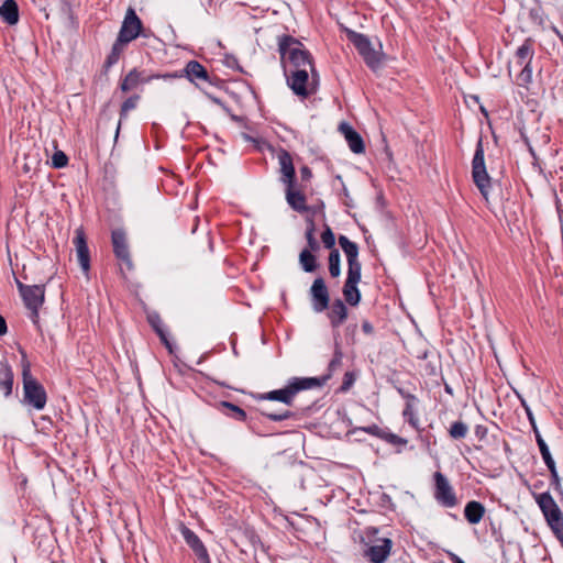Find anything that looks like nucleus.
Listing matches in <instances>:
<instances>
[{"mask_svg":"<svg viewBox=\"0 0 563 563\" xmlns=\"http://www.w3.org/2000/svg\"><path fill=\"white\" fill-rule=\"evenodd\" d=\"M277 158L280 166L282 181L284 185L295 183L296 170L291 155L285 150H279L277 153Z\"/></svg>","mask_w":563,"mask_h":563,"instance_id":"17","label":"nucleus"},{"mask_svg":"<svg viewBox=\"0 0 563 563\" xmlns=\"http://www.w3.org/2000/svg\"><path fill=\"white\" fill-rule=\"evenodd\" d=\"M472 177L481 191L482 196L486 201H488V195L492 187L490 178L486 172L485 161H484V150L482 142H478L473 162H472Z\"/></svg>","mask_w":563,"mask_h":563,"instance_id":"8","label":"nucleus"},{"mask_svg":"<svg viewBox=\"0 0 563 563\" xmlns=\"http://www.w3.org/2000/svg\"><path fill=\"white\" fill-rule=\"evenodd\" d=\"M76 255L82 272L88 276L90 271V252L84 229L77 228L73 240Z\"/></svg>","mask_w":563,"mask_h":563,"instance_id":"13","label":"nucleus"},{"mask_svg":"<svg viewBox=\"0 0 563 563\" xmlns=\"http://www.w3.org/2000/svg\"><path fill=\"white\" fill-rule=\"evenodd\" d=\"M329 273L333 278L341 274L340 253L338 250H332L329 255Z\"/></svg>","mask_w":563,"mask_h":563,"instance_id":"33","label":"nucleus"},{"mask_svg":"<svg viewBox=\"0 0 563 563\" xmlns=\"http://www.w3.org/2000/svg\"><path fill=\"white\" fill-rule=\"evenodd\" d=\"M158 77V74L146 75L144 71L133 68L121 80L120 89L123 92H129L137 88L140 85L150 82L151 80H154Z\"/></svg>","mask_w":563,"mask_h":563,"instance_id":"14","label":"nucleus"},{"mask_svg":"<svg viewBox=\"0 0 563 563\" xmlns=\"http://www.w3.org/2000/svg\"><path fill=\"white\" fill-rule=\"evenodd\" d=\"M139 99H140V97L137 95H134V96H131L130 98H128L121 107V114L126 115V113L130 110L134 109L137 104Z\"/></svg>","mask_w":563,"mask_h":563,"instance_id":"38","label":"nucleus"},{"mask_svg":"<svg viewBox=\"0 0 563 563\" xmlns=\"http://www.w3.org/2000/svg\"><path fill=\"white\" fill-rule=\"evenodd\" d=\"M263 399L280 401L288 406H290L294 401V397L291 391L288 389L287 385L280 389L272 390L262 397Z\"/></svg>","mask_w":563,"mask_h":563,"instance_id":"30","label":"nucleus"},{"mask_svg":"<svg viewBox=\"0 0 563 563\" xmlns=\"http://www.w3.org/2000/svg\"><path fill=\"white\" fill-rule=\"evenodd\" d=\"M328 317L333 327H339L347 317V309L341 300H336L332 303Z\"/></svg>","mask_w":563,"mask_h":563,"instance_id":"26","label":"nucleus"},{"mask_svg":"<svg viewBox=\"0 0 563 563\" xmlns=\"http://www.w3.org/2000/svg\"><path fill=\"white\" fill-rule=\"evenodd\" d=\"M534 55L533 45L530 40H526L516 51L514 59L509 64V73L519 70L516 76V84L522 87L532 81L531 62Z\"/></svg>","mask_w":563,"mask_h":563,"instance_id":"5","label":"nucleus"},{"mask_svg":"<svg viewBox=\"0 0 563 563\" xmlns=\"http://www.w3.org/2000/svg\"><path fill=\"white\" fill-rule=\"evenodd\" d=\"M310 292L313 309L317 312L325 310L329 306V292L324 280L321 277L314 279Z\"/></svg>","mask_w":563,"mask_h":563,"instance_id":"15","label":"nucleus"},{"mask_svg":"<svg viewBox=\"0 0 563 563\" xmlns=\"http://www.w3.org/2000/svg\"><path fill=\"white\" fill-rule=\"evenodd\" d=\"M181 534L187 544L195 551V553L205 561H208V552L199 537L187 527L181 528Z\"/></svg>","mask_w":563,"mask_h":563,"instance_id":"21","label":"nucleus"},{"mask_svg":"<svg viewBox=\"0 0 563 563\" xmlns=\"http://www.w3.org/2000/svg\"><path fill=\"white\" fill-rule=\"evenodd\" d=\"M1 19L10 24L14 25L19 21V8L14 0H5L0 7Z\"/></svg>","mask_w":563,"mask_h":563,"instance_id":"24","label":"nucleus"},{"mask_svg":"<svg viewBox=\"0 0 563 563\" xmlns=\"http://www.w3.org/2000/svg\"><path fill=\"white\" fill-rule=\"evenodd\" d=\"M148 321L156 331V333L159 335L162 342L165 344V346L168 349L169 353H173V346L170 342L167 339V334L165 333L163 329V322L158 314H151L148 317Z\"/></svg>","mask_w":563,"mask_h":563,"instance_id":"32","label":"nucleus"},{"mask_svg":"<svg viewBox=\"0 0 563 563\" xmlns=\"http://www.w3.org/2000/svg\"><path fill=\"white\" fill-rule=\"evenodd\" d=\"M21 355L24 399L34 409L42 410L46 405V393L43 386L32 376L31 364L23 350H21Z\"/></svg>","mask_w":563,"mask_h":563,"instance_id":"3","label":"nucleus"},{"mask_svg":"<svg viewBox=\"0 0 563 563\" xmlns=\"http://www.w3.org/2000/svg\"><path fill=\"white\" fill-rule=\"evenodd\" d=\"M20 294L25 306L32 311V320L38 322V309L42 307L45 298V288L42 285L25 286L18 283Z\"/></svg>","mask_w":563,"mask_h":563,"instance_id":"10","label":"nucleus"},{"mask_svg":"<svg viewBox=\"0 0 563 563\" xmlns=\"http://www.w3.org/2000/svg\"><path fill=\"white\" fill-rule=\"evenodd\" d=\"M300 174H301L302 180H306V181H309L312 177V173H311L310 168L307 166H302L300 168Z\"/></svg>","mask_w":563,"mask_h":563,"instance_id":"43","label":"nucleus"},{"mask_svg":"<svg viewBox=\"0 0 563 563\" xmlns=\"http://www.w3.org/2000/svg\"><path fill=\"white\" fill-rule=\"evenodd\" d=\"M362 329L366 333H372L373 332V327H372V324L369 322H364L362 324Z\"/></svg>","mask_w":563,"mask_h":563,"instance_id":"47","label":"nucleus"},{"mask_svg":"<svg viewBox=\"0 0 563 563\" xmlns=\"http://www.w3.org/2000/svg\"><path fill=\"white\" fill-rule=\"evenodd\" d=\"M340 131L344 135L350 150L355 154H362L365 151V145L362 136L347 123L340 125Z\"/></svg>","mask_w":563,"mask_h":563,"instance_id":"20","label":"nucleus"},{"mask_svg":"<svg viewBox=\"0 0 563 563\" xmlns=\"http://www.w3.org/2000/svg\"><path fill=\"white\" fill-rule=\"evenodd\" d=\"M112 244L117 257L126 266L128 269H131L133 265L126 244L125 233L121 230L113 231Z\"/></svg>","mask_w":563,"mask_h":563,"instance_id":"16","label":"nucleus"},{"mask_svg":"<svg viewBox=\"0 0 563 563\" xmlns=\"http://www.w3.org/2000/svg\"><path fill=\"white\" fill-rule=\"evenodd\" d=\"M449 432L454 439H463L467 434V426L462 421H455L451 424Z\"/></svg>","mask_w":563,"mask_h":563,"instance_id":"34","label":"nucleus"},{"mask_svg":"<svg viewBox=\"0 0 563 563\" xmlns=\"http://www.w3.org/2000/svg\"><path fill=\"white\" fill-rule=\"evenodd\" d=\"M346 36L369 68L376 69L380 66L385 57L380 42L374 45L366 35L349 29H346Z\"/></svg>","mask_w":563,"mask_h":563,"instance_id":"4","label":"nucleus"},{"mask_svg":"<svg viewBox=\"0 0 563 563\" xmlns=\"http://www.w3.org/2000/svg\"><path fill=\"white\" fill-rule=\"evenodd\" d=\"M406 400V408L402 412L404 418L412 428L419 429V418L416 410L417 398L413 395H408Z\"/></svg>","mask_w":563,"mask_h":563,"instance_id":"28","label":"nucleus"},{"mask_svg":"<svg viewBox=\"0 0 563 563\" xmlns=\"http://www.w3.org/2000/svg\"><path fill=\"white\" fill-rule=\"evenodd\" d=\"M184 73L191 82L210 81L207 69L197 60L188 62L185 66Z\"/></svg>","mask_w":563,"mask_h":563,"instance_id":"22","label":"nucleus"},{"mask_svg":"<svg viewBox=\"0 0 563 563\" xmlns=\"http://www.w3.org/2000/svg\"><path fill=\"white\" fill-rule=\"evenodd\" d=\"M278 46L285 73L292 69H312L314 66L309 52L296 38L284 35L279 37Z\"/></svg>","mask_w":563,"mask_h":563,"instance_id":"2","label":"nucleus"},{"mask_svg":"<svg viewBox=\"0 0 563 563\" xmlns=\"http://www.w3.org/2000/svg\"><path fill=\"white\" fill-rule=\"evenodd\" d=\"M377 429H378V428H377L376 426H372V427H367V428H365L364 430H365L367 433L376 434Z\"/></svg>","mask_w":563,"mask_h":563,"instance_id":"48","label":"nucleus"},{"mask_svg":"<svg viewBox=\"0 0 563 563\" xmlns=\"http://www.w3.org/2000/svg\"><path fill=\"white\" fill-rule=\"evenodd\" d=\"M68 158L63 151H56L52 156V165L55 168H63L67 165Z\"/></svg>","mask_w":563,"mask_h":563,"instance_id":"37","label":"nucleus"},{"mask_svg":"<svg viewBox=\"0 0 563 563\" xmlns=\"http://www.w3.org/2000/svg\"><path fill=\"white\" fill-rule=\"evenodd\" d=\"M434 478V497L443 506L452 508L456 506L457 499L448 478L440 472H435Z\"/></svg>","mask_w":563,"mask_h":563,"instance_id":"12","label":"nucleus"},{"mask_svg":"<svg viewBox=\"0 0 563 563\" xmlns=\"http://www.w3.org/2000/svg\"><path fill=\"white\" fill-rule=\"evenodd\" d=\"M23 169H24L25 173H30L33 168L29 164H25L23 166Z\"/></svg>","mask_w":563,"mask_h":563,"instance_id":"50","label":"nucleus"},{"mask_svg":"<svg viewBox=\"0 0 563 563\" xmlns=\"http://www.w3.org/2000/svg\"><path fill=\"white\" fill-rule=\"evenodd\" d=\"M310 231H311V234H316V225H314V222L312 219H308V227H307L306 232H310Z\"/></svg>","mask_w":563,"mask_h":563,"instance_id":"46","label":"nucleus"},{"mask_svg":"<svg viewBox=\"0 0 563 563\" xmlns=\"http://www.w3.org/2000/svg\"><path fill=\"white\" fill-rule=\"evenodd\" d=\"M385 439L391 444H396V445H406L407 444L406 439L400 438L394 433L387 434Z\"/></svg>","mask_w":563,"mask_h":563,"instance_id":"41","label":"nucleus"},{"mask_svg":"<svg viewBox=\"0 0 563 563\" xmlns=\"http://www.w3.org/2000/svg\"><path fill=\"white\" fill-rule=\"evenodd\" d=\"M339 244L346 256L349 266L343 295L349 305L356 306L361 300V294L357 288L362 271V265L358 261V246L345 235L339 236Z\"/></svg>","mask_w":563,"mask_h":563,"instance_id":"1","label":"nucleus"},{"mask_svg":"<svg viewBox=\"0 0 563 563\" xmlns=\"http://www.w3.org/2000/svg\"><path fill=\"white\" fill-rule=\"evenodd\" d=\"M520 402L522 405V407L525 408V411L527 413V417H528V420L533 429V432H534V435H536V440H537V443H538V446L540 449V453L542 455V459L545 463V465L548 466V468L550 470L551 472V476H552V479H553V483L555 484L556 487L560 486V478H559V475H558V471H556V467H555V463H554V460L552 459V455L549 451V448L547 445V443L544 442V440L542 439L540 432H539V429L537 427V423H536V419H534V416L530 409V407L528 406V404L526 402V400L523 398L520 399Z\"/></svg>","mask_w":563,"mask_h":563,"instance_id":"9","label":"nucleus"},{"mask_svg":"<svg viewBox=\"0 0 563 563\" xmlns=\"http://www.w3.org/2000/svg\"><path fill=\"white\" fill-rule=\"evenodd\" d=\"M354 379H355V378H354V375H353L352 373H350V372L345 373V375H344V382H343V384H342V387H341V388H342L343 390H347V389L353 385Z\"/></svg>","mask_w":563,"mask_h":563,"instance_id":"42","label":"nucleus"},{"mask_svg":"<svg viewBox=\"0 0 563 563\" xmlns=\"http://www.w3.org/2000/svg\"><path fill=\"white\" fill-rule=\"evenodd\" d=\"M286 74L288 86L301 98L313 95L319 87V76L314 66L312 69H292Z\"/></svg>","mask_w":563,"mask_h":563,"instance_id":"6","label":"nucleus"},{"mask_svg":"<svg viewBox=\"0 0 563 563\" xmlns=\"http://www.w3.org/2000/svg\"><path fill=\"white\" fill-rule=\"evenodd\" d=\"M319 386H321V382L314 377H294L287 383V387L294 398L301 390L312 389Z\"/></svg>","mask_w":563,"mask_h":563,"instance_id":"23","label":"nucleus"},{"mask_svg":"<svg viewBox=\"0 0 563 563\" xmlns=\"http://www.w3.org/2000/svg\"><path fill=\"white\" fill-rule=\"evenodd\" d=\"M391 541L390 539L384 538L378 541L377 544L371 545L366 550V556L373 563H383L390 553Z\"/></svg>","mask_w":563,"mask_h":563,"instance_id":"18","label":"nucleus"},{"mask_svg":"<svg viewBox=\"0 0 563 563\" xmlns=\"http://www.w3.org/2000/svg\"><path fill=\"white\" fill-rule=\"evenodd\" d=\"M307 247L305 250H311L313 252H318L320 246L317 241L316 234H311L310 232H306Z\"/></svg>","mask_w":563,"mask_h":563,"instance_id":"39","label":"nucleus"},{"mask_svg":"<svg viewBox=\"0 0 563 563\" xmlns=\"http://www.w3.org/2000/svg\"><path fill=\"white\" fill-rule=\"evenodd\" d=\"M299 263L305 272H314L318 268L316 252L311 250H302L299 254Z\"/></svg>","mask_w":563,"mask_h":563,"instance_id":"29","label":"nucleus"},{"mask_svg":"<svg viewBox=\"0 0 563 563\" xmlns=\"http://www.w3.org/2000/svg\"><path fill=\"white\" fill-rule=\"evenodd\" d=\"M264 415L271 419V420H274V421H282V420H285L287 418H289L291 416L290 411H284L282 413H271V412H264Z\"/></svg>","mask_w":563,"mask_h":563,"instance_id":"40","label":"nucleus"},{"mask_svg":"<svg viewBox=\"0 0 563 563\" xmlns=\"http://www.w3.org/2000/svg\"><path fill=\"white\" fill-rule=\"evenodd\" d=\"M286 186V200L288 205L298 212L308 211L306 196L297 189L296 183L285 185Z\"/></svg>","mask_w":563,"mask_h":563,"instance_id":"19","label":"nucleus"},{"mask_svg":"<svg viewBox=\"0 0 563 563\" xmlns=\"http://www.w3.org/2000/svg\"><path fill=\"white\" fill-rule=\"evenodd\" d=\"M141 30L142 22L136 15L135 11L132 8H130L125 13L117 40L126 45L140 35Z\"/></svg>","mask_w":563,"mask_h":563,"instance_id":"11","label":"nucleus"},{"mask_svg":"<svg viewBox=\"0 0 563 563\" xmlns=\"http://www.w3.org/2000/svg\"><path fill=\"white\" fill-rule=\"evenodd\" d=\"M485 514L484 506L478 501H470L464 508V516L472 525L478 523Z\"/></svg>","mask_w":563,"mask_h":563,"instance_id":"27","label":"nucleus"},{"mask_svg":"<svg viewBox=\"0 0 563 563\" xmlns=\"http://www.w3.org/2000/svg\"><path fill=\"white\" fill-rule=\"evenodd\" d=\"M13 388V372L7 362L0 363V389L5 397L10 396Z\"/></svg>","mask_w":563,"mask_h":563,"instance_id":"25","label":"nucleus"},{"mask_svg":"<svg viewBox=\"0 0 563 563\" xmlns=\"http://www.w3.org/2000/svg\"><path fill=\"white\" fill-rule=\"evenodd\" d=\"M124 46H125V44L121 43L118 40L115 41V43L113 44L112 51H111L110 55L107 58L108 66H111V65L115 64L119 60L120 55H121Z\"/></svg>","mask_w":563,"mask_h":563,"instance_id":"35","label":"nucleus"},{"mask_svg":"<svg viewBox=\"0 0 563 563\" xmlns=\"http://www.w3.org/2000/svg\"><path fill=\"white\" fill-rule=\"evenodd\" d=\"M159 77L157 79H165V80H168V79H176V78H180L181 76L178 75L177 73H173V74H158Z\"/></svg>","mask_w":563,"mask_h":563,"instance_id":"44","label":"nucleus"},{"mask_svg":"<svg viewBox=\"0 0 563 563\" xmlns=\"http://www.w3.org/2000/svg\"><path fill=\"white\" fill-rule=\"evenodd\" d=\"M321 240H322L323 245L327 249H330L331 251L335 250L334 249L335 236H334V233L332 232V230L330 229L329 225H325V228H324V230H323V232L321 234Z\"/></svg>","mask_w":563,"mask_h":563,"instance_id":"36","label":"nucleus"},{"mask_svg":"<svg viewBox=\"0 0 563 563\" xmlns=\"http://www.w3.org/2000/svg\"><path fill=\"white\" fill-rule=\"evenodd\" d=\"M218 408L227 416L232 417L239 421H245L246 419V412L239 406L231 404L229 401L219 402Z\"/></svg>","mask_w":563,"mask_h":563,"instance_id":"31","label":"nucleus"},{"mask_svg":"<svg viewBox=\"0 0 563 563\" xmlns=\"http://www.w3.org/2000/svg\"><path fill=\"white\" fill-rule=\"evenodd\" d=\"M451 560L453 561V563H464V561L462 559H460L456 554H451Z\"/></svg>","mask_w":563,"mask_h":563,"instance_id":"49","label":"nucleus"},{"mask_svg":"<svg viewBox=\"0 0 563 563\" xmlns=\"http://www.w3.org/2000/svg\"><path fill=\"white\" fill-rule=\"evenodd\" d=\"M8 331L7 322L4 318L0 314V336L4 335Z\"/></svg>","mask_w":563,"mask_h":563,"instance_id":"45","label":"nucleus"},{"mask_svg":"<svg viewBox=\"0 0 563 563\" xmlns=\"http://www.w3.org/2000/svg\"><path fill=\"white\" fill-rule=\"evenodd\" d=\"M536 500L553 533L563 543V514L549 493L539 494Z\"/></svg>","mask_w":563,"mask_h":563,"instance_id":"7","label":"nucleus"}]
</instances>
